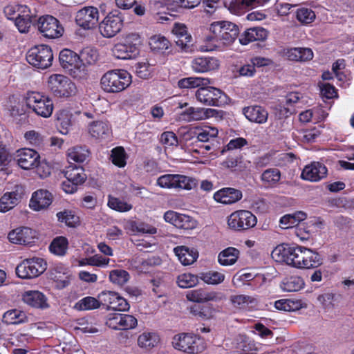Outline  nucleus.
<instances>
[{
  "label": "nucleus",
  "instance_id": "1",
  "mask_svg": "<svg viewBox=\"0 0 354 354\" xmlns=\"http://www.w3.org/2000/svg\"><path fill=\"white\" fill-rule=\"evenodd\" d=\"M271 256L277 262H284L297 268L310 269L322 263L318 253L302 246L281 244L272 250Z\"/></svg>",
  "mask_w": 354,
  "mask_h": 354
},
{
  "label": "nucleus",
  "instance_id": "2",
  "mask_svg": "<svg viewBox=\"0 0 354 354\" xmlns=\"http://www.w3.org/2000/svg\"><path fill=\"white\" fill-rule=\"evenodd\" d=\"M209 30L211 35L205 38V44L199 47L203 52L225 50L235 41L239 33V27L227 21L212 23Z\"/></svg>",
  "mask_w": 354,
  "mask_h": 354
},
{
  "label": "nucleus",
  "instance_id": "3",
  "mask_svg": "<svg viewBox=\"0 0 354 354\" xmlns=\"http://www.w3.org/2000/svg\"><path fill=\"white\" fill-rule=\"evenodd\" d=\"M131 84V75L125 70L115 69L105 73L100 80L102 89L106 93H115L128 88Z\"/></svg>",
  "mask_w": 354,
  "mask_h": 354
},
{
  "label": "nucleus",
  "instance_id": "4",
  "mask_svg": "<svg viewBox=\"0 0 354 354\" xmlns=\"http://www.w3.org/2000/svg\"><path fill=\"white\" fill-rule=\"evenodd\" d=\"M156 185L161 188L177 191H191L198 187V180L182 174H164L157 178Z\"/></svg>",
  "mask_w": 354,
  "mask_h": 354
},
{
  "label": "nucleus",
  "instance_id": "5",
  "mask_svg": "<svg viewBox=\"0 0 354 354\" xmlns=\"http://www.w3.org/2000/svg\"><path fill=\"white\" fill-rule=\"evenodd\" d=\"M173 347L187 354H198L203 352L206 345L203 339L192 333H180L174 336Z\"/></svg>",
  "mask_w": 354,
  "mask_h": 354
},
{
  "label": "nucleus",
  "instance_id": "6",
  "mask_svg": "<svg viewBox=\"0 0 354 354\" xmlns=\"http://www.w3.org/2000/svg\"><path fill=\"white\" fill-rule=\"evenodd\" d=\"M25 100L26 106L38 116L44 118L51 116L54 105L48 96L40 92L30 91L26 93Z\"/></svg>",
  "mask_w": 354,
  "mask_h": 354
},
{
  "label": "nucleus",
  "instance_id": "7",
  "mask_svg": "<svg viewBox=\"0 0 354 354\" xmlns=\"http://www.w3.org/2000/svg\"><path fill=\"white\" fill-rule=\"evenodd\" d=\"M47 87L56 97L67 98L77 93L75 84L66 76L61 74H53L47 80Z\"/></svg>",
  "mask_w": 354,
  "mask_h": 354
},
{
  "label": "nucleus",
  "instance_id": "8",
  "mask_svg": "<svg viewBox=\"0 0 354 354\" xmlns=\"http://www.w3.org/2000/svg\"><path fill=\"white\" fill-rule=\"evenodd\" d=\"M140 38L138 35H127L123 41L115 44L111 49L113 55L120 59H134L138 54Z\"/></svg>",
  "mask_w": 354,
  "mask_h": 354
},
{
  "label": "nucleus",
  "instance_id": "9",
  "mask_svg": "<svg viewBox=\"0 0 354 354\" xmlns=\"http://www.w3.org/2000/svg\"><path fill=\"white\" fill-rule=\"evenodd\" d=\"M47 268L46 261L39 257L24 259L16 268L17 276L22 279L35 278L41 274Z\"/></svg>",
  "mask_w": 354,
  "mask_h": 354
},
{
  "label": "nucleus",
  "instance_id": "10",
  "mask_svg": "<svg viewBox=\"0 0 354 354\" xmlns=\"http://www.w3.org/2000/svg\"><path fill=\"white\" fill-rule=\"evenodd\" d=\"M53 54L51 48L46 45L31 48L27 53L26 60L33 66L45 69L51 66Z\"/></svg>",
  "mask_w": 354,
  "mask_h": 354
},
{
  "label": "nucleus",
  "instance_id": "11",
  "mask_svg": "<svg viewBox=\"0 0 354 354\" xmlns=\"http://www.w3.org/2000/svg\"><path fill=\"white\" fill-rule=\"evenodd\" d=\"M197 100L206 106H220L227 102V95L220 89L202 86L196 91Z\"/></svg>",
  "mask_w": 354,
  "mask_h": 354
},
{
  "label": "nucleus",
  "instance_id": "12",
  "mask_svg": "<svg viewBox=\"0 0 354 354\" xmlns=\"http://www.w3.org/2000/svg\"><path fill=\"white\" fill-rule=\"evenodd\" d=\"M256 216L248 210H237L227 218V225L233 230H245L254 227L257 224Z\"/></svg>",
  "mask_w": 354,
  "mask_h": 354
},
{
  "label": "nucleus",
  "instance_id": "13",
  "mask_svg": "<svg viewBox=\"0 0 354 354\" xmlns=\"http://www.w3.org/2000/svg\"><path fill=\"white\" fill-rule=\"evenodd\" d=\"M37 28L44 37L50 39L60 37L64 31L59 21L51 15L39 17L37 21Z\"/></svg>",
  "mask_w": 354,
  "mask_h": 354
},
{
  "label": "nucleus",
  "instance_id": "14",
  "mask_svg": "<svg viewBox=\"0 0 354 354\" xmlns=\"http://www.w3.org/2000/svg\"><path fill=\"white\" fill-rule=\"evenodd\" d=\"M106 324L114 330H129L137 326L138 321L131 315L113 313L108 315Z\"/></svg>",
  "mask_w": 354,
  "mask_h": 354
},
{
  "label": "nucleus",
  "instance_id": "15",
  "mask_svg": "<svg viewBox=\"0 0 354 354\" xmlns=\"http://www.w3.org/2000/svg\"><path fill=\"white\" fill-rule=\"evenodd\" d=\"M99 20L98 9L93 6H86L78 10L75 15L76 24L84 30L95 28Z\"/></svg>",
  "mask_w": 354,
  "mask_h": 354
},
{
  "label": "nucleus",
  "instance_id": "16",
  "mask_svg": "<svg viewBox=\"0 0 354 354\" xmlns=\"http://www.w3.org/2000/svg\"><path fill=\"white\" fill-rule=\"evenodd\" d=\"M122 20L118 15L109 13L100 24L98 29L102 37L112 38L122 29Z\"/></svg>",
  "mask_w": 354,
  "mask_h": 354
},
{
  "label": "nucleus",
  "instance_id": "17",
  "mask_svg": "<svg viewBox=\"0 0 354 354\" xmlns=\"http://www.w3.org/2000/svg\"><path fill=\"white\" fill-rule=\"evenodd\" d=\"M98 299L111 309L118 311H127L129 309L127 300L116 292L102 291L98 295Z\"/></svg>",
  "mask_w": 354,
  "mask_h": 354
},
{
  "label": "nucleus",
  "instance_id": "18",
  "mask_svg": "<svg viewBox=\"0 0 354 354\" xmlns=\"http://www.w3.org/2000/svg\"><path fill=\"white\" fill-rule=\"evenodd\" d=\"M14 159L21 169L28 170L35 168L40 156L33 149L22 148L16 151Z\"/></svg>",
  "mask_w": 354,
  "mask_h": 354
},
{
  "label": "nucleus",
  "instance_id": "19",
  "mask_svg": "<svg viewBox=\"0 0 354 354\" xmlns=\"http://www.w3.org/2000/svg\"><path fill=\"white\" fill-rule=\"evenodd\" d=\"M59 59L62 66L73 73L75 76H78V73H81L82 64L79 55L75 52L64 49L59 53Z\"/></svg>",
  "mask_w": 354,
  "mask_h": 354
},
{
  "label": "nucleus",
  "instance_id": "20",
  "mask_svg": "<svg viewBox=\"0 0 354 354\" xmlns=\"http://www.w3.org/2000/svg\"><path fill=\"white\" fill-rule=\"evenodd\" d=\"M327 171V168L324 164L313 162L304 167L301 178L310 182H318L326 176Z\"/></svg>",
  "mask_w": 354,
  "mask_h": 354
},
{
  "label": "nucleus",
  "instance_id": "21",
  "mask_svg": "<svg viewBox=\"0 0 354 354\" xmlns=\"http://www.w3.org/2000/svg\"><path fill=\"white\" fill-rule=\"evenodd\" d=\"M89 135L96 140H105L112 134V129L109 122L105 120H95L90 122L87 127Z\"/></svg>",
  "mask_w": 354,
  "mask_h": 354
},
{
  "label": "nucleus",
  "instance_id": "22",
  "mask_svg": "<svg viewBox=\"0 0 354 354\" xmlns=\"http://www.w3.org/2000/svg\"><path fill=\"white\" fill-rule=\"evenodd\" d=\"M53 195L46 189H39L32 193L29 207L35 211L48 208L53 202Z\"/></svg>",
  "mask_w": 354,
  "mask_h": 354
},
{
  "label": "nucleus",
  "instance_id": "23",
  "mask_svg": "<svg viewBox=\"0 0 354 354\" xmlns=\"http://www.w3.org/2000/svg\"><path fill=\"white\" fill-rule=\"evenodd\" d=\"M242 192L232 187H225L214 194V199L220 203L229 205L235 203L242 198Z\"/></svg>",
  "mask_w": 354,
  "mask_h": 354
},
{
  "label": "nucleus",
  "instance_id": "24",
  "mask_svg": "<svg viewBox=\"0 0 354 354\" xmlns=\"http://www.w3.org/2000/svg\"><path fill=\"white\" fill-rule=\"evenodd\" d=\"M186 297L189 301L205 303L207 301H218L222 299V295L216 292H207L203 289L192 290L187 292Z\"/></svg>",
  "mask_w": 354,
  "mask_h": 354
},
{
  "label": "nucleus",
  "instance_id": "25",
  "mask_svg": "<svg viewBox=\"0 0 354 354\" xmlns=\"http://www.w3.org/2000/svg\"><path fill=\"white\" fill-rule=\"evenodd\" d=\"M214 111L212 109L189 107L179 115V120L185 122L198 121L208 118Z\"/></svg>",
  "mask_w": 354,
  "mask_h": 354
},
{
  "label": "nucleus",
  "instance_id": "26",
  "mask_svg": "<svg viewBox=\"0 0 354 354\" xmlns=\"http://www.w3.org/2000/svg\"><path fill=\"white\" fill-rule=\"evenodd\" d=\"M219 66V60L213 57H197L192 64V69L197 73H205L216 70Z\"/></svg>",
  "mask_w": 354,
  "mask_h": 354
},
{
  "label": "nucleus",
  "instance_id": "27",
  "mask_svg": "<svg viewBox=\"0 0 354 354\" xmlns=\"http://www.w3.org/2000/svg\"><path fill=\"white\" fill-rule=\"evenodd\" d=\"M243 113L250 122L265 124L268 121V113L261 106H249L243 109Z\"/></svg>",
  "mask_w": 354,
  "mask_h": 354
},
{
  "label": "nucleus",
  "instance_id": "28",
  "mask_svg": "<svg viewBox=\"0 0 354 354\" xmlns=\"http://www.w3.org/2000/svg\"><path fill=\"white\" fill-rule=\"evenodd\" d=\"M21 297L23 301L32 307L37 308H45L48 307L46 296L39 291H25Z\"/></svg>",
  "mask_w": 354,
  "mask_h": 354
},
{
  "label": "nucleus",
  "instance_id": "29",
  "mask_svg": "<svg viewBox=\"0 0 354 354\" xmlns=\"http://www.w3.org/2000/svg\"><path fill=\"white\" fill-rule=\"evenodd\" d=\"M35 237V232L29 227H19L11 231L8 236L9 241L15 244H28Z\"/></svg>",
  "mask_w": 354,
  "mask_h": 354
},
{
  "label": "nucleus",
  "instance_id": "30",
  "mask_svg": "<svg viewBox=\"0 0 354 354\" xmlns=\"http://www.w3.org/2000/svg\"><path fill=\"white\" fill-rule=\"evenodd\" d=\"M19 10L20 14H17L15 21V26L20 32H27L35 15L28 6H22Z\"/></svg>",
  "mask_w": 354,
  "mask_h": 354
},
{
  "label": "nucleus",
  "instance_id": "31",
  "mask_svg": "<svg viewBox=\"0 0 354 354\" xmlns=\"http://www.w3.org/2000/svg\"><path fill=\"white\" fill-rule=\"evenodd\" d=\"M268 37V31L261 27L251 28L246 30L239 37V42L242 45H248L254 41H263Z\"/></svg>",
  "mask_w": 354,
  "mask_h": 354
},
{
  "label": "nucleus",
  "instance_id": "32",
  "mask_svg": "<svg viewBox=\"0 0 354 354\" xmlns=\"http://www.w3.org/2000/svg\"><path fill=\"white\" fill-rule=\"evenodd\" d=\"M174 252L178 257V260L184 266L194 263L198 257V252L196 250L189 248L184 245L174 248Z\"/></svg>",
  "mask_w": 354,
  "mask_h": 354
},
{
  "label": "nucleus",
  "instance_id": "33",
  "mask_svg": "<svg viewBox=\"0 0 354 354\" xmlns=\"http://www.w3.org/2000/svg\"><path fill=\"white\" fill-rule=\"evenodd\" d=\"M21 198V193L18 188L6 192L0 198V212L5 213L10 211L19 203Z\"/></svg>",
  "mask_w": 354,
  "mask_h": 354
},
{
  "label": "nucleus",
  "instance_id": "34",
  "mask_svg": "<svg viewBox=\"0 0 354 354\" xmlns=\"http://www.w3.org/2000/svg\"><path fill=\"white\" fill-rule=\"evenodd\" d=\"M285 55L290 60L301 62L311 60L314 56L312 49L305 47H296L287 49Z\"/></svg>",
  "mask_w": 354,
  "mask_h": 354
},
{
  "label": "nucleus",
  "instance_id": "35",
  "mask_svg": "<svg viewBox=\"0 0 354 354\" xmlns=\"http://www.w3.org/2000/svg\"><path fill=\"white\" fill-rule=\"evenodd\" d=\"M52 278L57 282V286L59 288L66 287L71 279L70 271L64 265L57 264L54 266L51 270Z\"/></svg>",
  "mask_w": 354,
  "mask_h": 354
},
{
  "label": "nucleus",
  "instance_id": "36",
  "mask_svg": "<svg viewBox=\"0 0 354 354\" xmlns=\"http://www.w3.org/2000/svg\"><path fill=\"white\" fill-rule=\"evenodd\" d=\"M160 340V337L156 332L145 331L138 336L137 344L140 348L150 351L158 346Z\"/></svg>",
  "mask_w": 354,
  "mask_h": 354
},
{
  "label": "nucleus",
  "instance_id": "37",
  "mask_svg": "<svg viewBox=\"0 0 354 354\" xmlns=\"http://www.w3.org/2000/svg\"><path fill=\"white\" fill-rule=\"evenodd\" d=\"M2 321L6 324L17 325L28 322V317L24 311L15 308L5 312Z\"/></svg>",
  "mask_w": 354,
  "mask_h": 354
},
{
  "label": "nucleus",
  "instance_id": "38",
  "mask_svg": "<svg viewBox=\"0 0 354 354\" xmlns=\"http://www.w3.org/2000/svg\"><path fill=\"white\" fill-rule=\"evenodd\" d=\"M72 113L67 109L59 110L56 113L57 126L59 131L66 135L72 126Z\"/></svg>",
  "mask_w": 354,
  "mask_h": 354
},
{
  "label": "nucleus",
  "instance_id": "39",
  "mask_svg": "<svg viewBox=\"0 0 354 354\" xmlns=\"http://www.w3.org/2000/svg\"><path fill=\"white\" fill-rule=\"evenodd\" d=\"M239 254V250L233 247H229L218 254V261L223 266H232L236 262Z\"/></svg>",
  "mask_w": 354,
  "mask_h": 354
},
{
  "label": "nucleus",
  "instance_id": "40",
  "mask_svg": "<svg viewBox=\"0 0 354 354\" xmlns=\"http://www.w3.org/2000/svg\"><path fill=\"white\" fill-rule=\"evenodd\" d=\"M64 176L69 182L74 185L83 183L86 178L83 168L75 165L68 166L64 171Z\"/></svg>",
  "mask_w": 354,
  "mask_h": 354
},
{
  "label": "nucleus",
  "instance_id": "41",
  "mask_svg": "<svg viewBox=\"0 0 354 354\" xmlns=\"http://www.w3.org/2000/svg\"><path fill=\"white\" fill-rule=\"evenodd\" d=\"M304 285V281L301 277L294 275L286 277L281 284V288L286 292H297L301 290Z\"/></svg>",
  "mask_w": 354,
  "mask_h": 354
},
{
  "label": "nucleus",
  "instance_id": "42",
  "mask_svg": "<svg viewBox=\"0 0 354 354\" xmlns=\"http://www.w3.org/2000/svg\"><path fill=\"white\" fill-rule=\"evenodd\" d=\"M211 82L207 78L199 77H189L180 79L178 82V86L180 88H194L202 86H207Z\"/></svg>",
  "mask_w": 354,
  "mask_h": 354
},
{
  "label": "nucleus",
  "instance_id": "43",
  "mask_svg": "<svg viewBox=\"0 0 354 354\" xmlns=\"http://www.w3.org/2000/svg\"><path fill=\"white\" fill-rule=\"evenodd\" d=\"M280 179L281 172L277 168L268 169L261 176V180L263 185L269 187H275Z\"/></svg>",
  "mask_w": 354,
  "mask_h": 354
},
{
  "label": "nucleus",
  "instance_id": "44",
  "mask_svg": "<svg viewBox=\"0 0 354 354\" xmlns=\"http://www.w3.org/2000/svg\"><path fill=\"white\" fill-rule=\"evenodd\" d=\"M89 151L85 147L75 146L67 151L68 160L75 162H83L89 156Z\"/></svg>",
  "mask_w": 354,
  "mask_h": 354
},
{
  "label": "nucleus",
  "instance_id": "45",
  "mask_svg": "<svg viewBox=\"0 0 354 354\" xmlns=\"http://www.w3.org/2000/svg\"><path fill=\"white\" fill-rule=\"evenodd\" d=\"M24 138L26 144L32 147L41 149L44 145V136L35 130L26 131Z\"/></svg>",
  "mask_w": 354,
  "mask_h": 354
},
{
  "label": "nucleus",
  "instance_id": "46",
  "mask_svg": "<svg viewBox=\"0 0 354 354\" xmlns=\"http://www.w3.org/2000/svg\"><path fill=\"white\" fill-rule=\"evenodd\" d=\"M79 57L82 64L81 72H84L85 68L84 66L86 64L91 65L96 62L98 58V53L97 50L93 48L86 47L81 51Z\"/></svg>",
  "mask_w": 354,
  "mask_h": 354
},
{
  "label": "nucleus",
  "instance_id": "47",
  "mask_svg": "<svg viewBox=\"0 0 354 354\" xmlns=\"http://www.w3.org/2000/svg\"><path fill=\"white\" fill-rule=\"evenodd\" d=\"M172 32L178 37L176 44L182 47L190 42L191 36L187 33V27L180 23H176L173 27Z\"/></svg>",
  "mask_w": 354,
  "mask_h": 354
},
{
  "label": "nucleus",
  "instance_id": "48",
  "mask_svg": "<svg viewBox=\"0 0 354 354\" xmlns=\"http://www.w3.org/2000/svg\"><path fill=\"white\" fill-rule=\"evenodd\" d=\"M149 44L151 49L157 53H164L171 46L169 41L161 35L152 36L149 39Z\"/></svg>",
  "mask_w": 354,
  "mask_h": 354
},
{
  "label": "nucleus",
  "instance_id": "49",
  "mask_svg": "<svg viewBox=\"0 0 354 354\" xmlns=\"http://www.w3.org/2000/svg\"><path fill=\"white\" fill-rule=\"evenodd\" d=\"M199 278L207 284L218 285L223 282L225 276L223 272L210 270L200 273Z\"/></svg>",
  "mask_w": 354,
  "mask_h": 354
},
{
  "label": "nucleus",
  "instance_id": "50",
  "mask_svg": "<svg viewBox=\"0 0 354 354\" xmlns=\"http://www.w3.org/2000/svg\"><path fill=\"white\" fill-rule=\"evenodd\" d=\"M68 242L66 237L58 236L53 239L49 246L50 251L57 256L66 254L68 249Z\"/></svg>",
  "mask_w": 354,
  "mask_h": 354
},
{
  "label": "nucleus",
  "instance_id": "51",
  "mask_svg": "<svg viewBox=\"0 0 354 354\" xmlns=\"http://www.w3.org/2000/svg\"><path fill=\"white\" fill-rule=\"evenodd\" d=\"M130 279L129 272L122 269L112 270L109 272V281L118 286H122L127 283Z\"/></svg>",
  "mask_w": 354,
  "mask_h": 354
},
{
  "label": "nucleus",
  "instance_id": "52",
  "mask_svg": "<svg viewBox=\"0 0 354 354\" xmlns=\"http://www.w3.org/2000/svg\"><path fill=\"white\" fill-rule=\"evenodd\" d=\"M110 159L115 166L124 167L127 164V154L122 147H116L111 151Z\"/></svg>",
  "mask_w": 354,
  "mask_h": 354
},
{
  "label": "nucleus",
  "instance_id": "53",
  "mask_svg": "<svg viewBox=\"0 0 354 354\" xmlns=\"http://www.w3.org/2000/svg\"><path fill=\"white\" fill-rule=\"evenodd\" d=\"M6 109L12 116L19 115L24 113L23 104L19 97L17 95L10 96L6 104Z\"/></svg>",
  "mask_w": 354,
  "mask_h": 354
},
{
  "label": "nucleus",
  "instance_id": "54",
  "mask_svg": "<svg viewBox=\"0 0 354 354\" xmlns=\"http://www.w3.org/2000/svg\"><path fill=\"white\" fill-rule=\"evenodd\" d=\"M107 205L111 209L119 212H127L133 208L131 203L113 196H109Z\"/></svg>",
  "mask_w": 354,
  "mask_h": 354
},
{
  "label": "nucleus",
  "instance_id": "55",
  "mask_svg": "<svg viewBox=\"0 0 354 354\" xmlns=\"http://www.w3.org/2000/svg\"><path fill=\"white\" fill-rule=\"evenodd\" d=\"M296 18L301 24L308 25L315 21L316 15L310 8H300L297 10Z\"/></svg>",
  "mask_w": 354,
  "mask_h": 354
},
{
  "label": "nucleus",
  "instance_id": "56",
  "mask_svg": "<svg viewBox=\"0 0 354 354\" xmlns=\"http://www.w3.org/2000/svg\"><path fill=\"white\" fill-rule=\"evenodd\" d=\"M198 278L199 277L191 273H183L177 277L176 283L180 288H189L198 283Z\"/></svg>",
  "mask_w": 354,
  "mask_h": 354
},
{
  "label": "nucleus",
  "instance_id": "57",
  "mask_svg": "<svg viewBox=\"0 0 354 354\" xmlns=\"http://www.w3.org/2000/svg\"><path fill=\"white\" fill-rule=\"evenodd\" d=\"M274 307L280 310L295 311L301 307V304L298 300L280 299L275 301Z\"/></svg>",
  "mask_w": 354,
  "mask_h": 354
},
{
  "label": "nucleus",
  "instance_id": "58",
  "mask_svg": "<svg viewBox=\"0 0 354 354\" xmlns=\"http://www.w3.org/2000/svg\"><path fill=\"white\" fill-rule=\"evenodd\" d=\"M101 300L93 297H86L80 300L75 305L76 308L80 310H93L100 308Z\"/></svg>",
  "mask_w": 354,
  "mask_h": 354
},
{
  "label": "nucleus",
  "instance_id": "59",
  "mask_svg": "<svg viewBox=\"0 0 354 354\" xmlns=\"http://www.w3.org/2000/svg\"><path fill=\"white\" fill-rule=\"evenodd\" d=\"M59 221L64 223L69 227H75L79 223V217L71 210H64L57 214Z\"/></svg>",
  "mask_w": 354,
  "mask_h": 354
},
{
  "label": "nucleus",
  "instance_id": "60",
  "mask_svg": "<svg viewBox=\"0 0 354 354\" xmlns=\"http://www.w3.org/2000/svg\"><path fill=\"white\" fill-rule=\"evenodd\" d=\"M230 301L234 306L240 308H244L257 303L255 298L245 295H232L230 297Z\"/></svg>",
  "mask_w": 354,
  "mask_h": 354
},
{
  "label": "nucleus",
  "instance_id": "61",
  "mask_svg": "<svg viewBox=\"0 0 354 354\" xmlns=\"http://www.w3.org/2000/svg\"><path fill=\"white\" fill-rule=\"evenodd\" d=\"M198 132L196 133L197 140L201 142H207L211 138H216L218 131L216 128L205 127L203 129L196 128Z\"/></svg>",
  "mask_w": 354,
  "mask_h": 354
},
{
  "label": "nucleus",
  "instance_id": "62",
  "mask_svg": "<svg viewBox=\"0 0 354 354\" xmlns=\"http://www.w3.org/2000/svg\"><path fill=\"white\" fill-rule=\"evenodd\" d=\"M317 299L323 308L326 310L332 309L336 306V296L333 293L321 295L318 297Z\"/></svg>",
  "mask_w": 354,
  "mask_h": 354
},
{
  "label": "nucleus",
  "instance_id": "63",
  "mask_svg": "<svg viewBox=\"0 0 354 354\" xmlns=\"http://www.w3.org/2000/svg\"><path fill=\"white\" fill-rule=\"evenodd\" d=\"M196 222L191 216L180 214L178 220L176 227L184 230L193 229L196 227Z\"/></svg>",
  "mask_w": 354,
  "mask_h": 354
},
{
  "label": "nucleus",
  "instance_id": "64",
  "mask_svg": "<svg viewBox=\"0 0 354 354\" xmlns=\"http://www.w3.org/2000/svg\"><path fill=\"white\" fill-rule=\"evenodd\" d=\"M14 156L4 146H0V170H4L8 167Z\"/></svg>",
  "mask_w": 354,
  "mask_h": 354
}]
</instances>
